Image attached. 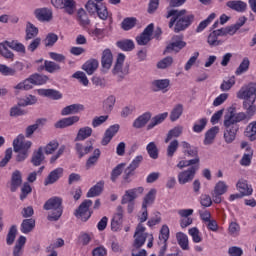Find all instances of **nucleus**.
I'll use <instances>...</instances> for the list:
<instances>
[{"instance_id":"9d476101","label":"nucleus","mask_w":256,"mask_h":256,"mask_svg":"<svg viewBox=\"0 0 256 256\" xmlns=\"http://www.w3.org/2000/svg\"><path fill=\"white\" fill-rule=\"evenodd\" d=\"M237 131H239L237 124H231L229 120H224V141L226 143H233L235 137H237Z\"/></svg>"},{"instance_id":"69168bd1","label":"nucleus","mask_w":256,"mask_h":256,"mask_svg":"<svg viewBox=\"0 0 256 256\" xmlns=\"http://www.w3.org/2000/svg\"><path fill=\"white\" fill-rule=\"evenodd\" d=\"M125 169V164L121 163L118 164L111 173V181H113V183H115L117 181V178L119 177V175H121L123 173V170Z\"/></svg>"},{"instance_id":"e2e57ef3","label":"nucleus","mask_w":256,"mask_h":256,"mask_svg":"<svg viewBox=\"0 0 256 256\" xmlns=\"http://www.w3.org/2000/svg\"><path fill=\"white\" fill-rule=\"evenodd\" d=\"M77 17H78L80 24L83 25V27L89 25V23H90L89 17L87 16V12H85V10L83 8H80L78 10Z\"/></svg>"},{"instance_id":"7c9ffc66","label":"nucleus","mask_w":256,"mask_h":256,"mask_svg":"<svg viewBox=\"0 0 256 256\" xmlns=\"http://www.w3.org/2000/svg\"><path fill=\"white\" fill-rule=\"evenodd\" d=\"M176 240L183 251H189V236L183 232L176 233Z\"/></svg>"},{"instance_id":"0eeeda50","label":"nucleus","mask_w":256,"mask_h":256,"mask_svg":"<svg viewBox=\"0 0 256 256\" xmlns=\"http://www.w3.org/2000/svg\"><path fill=\"white\" fill-rule=\"evenodd\" d=\"M92 205L93 201L84 200L75 212L77 219H80L81 221H89V219H91V215H93V211L89 209Z\"/></svg>"},{"instance_id":"f704fd0d","label":"nucleus","mask_w":256,"mask_h":256,"mask_svg":"<svg viewBox=\"0 0 256 256\" xmlns=\"http://www.w3.org/2000/svg\"><path fill=\"white\" fill-rule=\"evenodd\" d=\"M105 187V182L99 181L97 184L92 186L87 192V197H99L100 193H103V188Z\"/></svg>"},{"instance_id":"6e6552de","label":"nucleus","mask_w":256,"mask_h":256,"mask_svg":"<svg viewBox=\"0 0 256 256\" xmlns=\"http://www.w3.org/2000/svg\"><path fill=\"white\" fill-rule=\"evenodd\" d=\"M144 191L145 188H143L142 186L126 190L124 195L122 196L121 204L127 205V203H135V199L141 197Z\"/></svg>"},{"instance_id":"4c0bfd02","label":"nucleus","mask_w":256,"mask_h":256,"mask_svg":"<svg viewBox=\"0 0 256 256\" xmlns=\"http://www.w3.org/2000/svg\"><path fill=\"white\" fill-rule=\"evenodd\" d=\"M99 157H101V150L99 148H96L93 151V154L86 161V169H91V167H95V165H97V162L99 161Z\"/></svg>"},{"instance_id":"1a4fd4ad","label":"nucleus","mask_w":256,"mask_h":256,"mask_svg":"<svg viewBox=\"0 0 256 256\" xmlns=\"http://www.w3.org/2000/svg\"><path fill=\"white\" fill-rule=\"evenodd\" d=\"M32 145L33 142L25 140V136L23 134L18 135L13 141V149L15 152L29 154V149H31Z\"/></svg>"},{"instance_id":"774afa93","label":"nucleus","mask_w":256,"mask_h":256,"mask_svg":"<svg viewBox=\"0 0 256 256\" xmlns=\"http://www.w3.org/2000/svg\"><path fill=\"white\" fill-rule=\"evenodd\" d=\"M115 101V96H109L103 103L105 111H113V107H115Z\"/></svg>"},{"instance_id":"c756f323","label":"nucleus","mask_w":256,"mask_h":256,"mask_svg":"<svg viewBox=\"0 0 256 256\" xmlns=\"http://www.w3.org/2000/svg\"><path fill=\"white\" fill-rule=\"evenodd\" d=\"M167 117H169V113L167 112L158 114L153 117L150 123L147 125L148 131H150V129H153L154 127H157V125H161V123H163V121H165Z\"/></svg>"},{"instance_id":"f8f14e48","label":"nucleus","mask_w":256,"mask_h":256,"mask_svg":"<svg viewBox=\"0 0 256 256\" xmlns=\"http://www.w3.org/2000/svg\"><path fill=\"white\" fill-rule=\"evenodd\" d=\"M199 170V166H192L187 170L181 171L178 174V183L180 185H186V183H191L195 179V173Z\"/></svg>"},{"instance_id":"a878e982","label":"nucleus","mask_w":256,"mask_h":256,"mask_svg":"<svg viewBox=\"0 0 256 256\" xmlns=\"http://www.w3.org/2000/svg\"><path fill=\"white\" fill-rule=\"evenodd\" d=\"M155 197H157V190H149V192L143 198L142 209H147V207H151V205L155 203Z\"/></svg>"},{"instance_id":"a18cd8bd","label":"nucleus","mask_w":256,"mask_h":256,"mask_svg":"<svg viewBox=\"0 0 256 256\" xmlns=\"http://www.w3.org/2000/svg\"><path fill=\"white\" fill-rule=\"evenodd\" d=\"M33 229H35V220L33 218L23 220L21 224L22 233L24 234L31 233Z\"/></svg>"},{"instance_id":"f257e3e1","label":"nucleus","mask_w":256,"mask_h":256,"mask_svg":"<svg viewBox=\"0 0 256 256\" xmlns=\"http://www.w3.org/2000/svg\"><path fill=\"white\" fill-rule=\"evenodd\" d=\"M166 19H170L169 28L172 29L174 27V32L180 33V31H185L193 23L195 16L189 14L185 9H168Z\"/></svg>"},{"instance_id":"37998d69","label":"nucleus","mask_w":256,"mask_h":256,"mask_svg":"<svg viewBox=\"0 0 256 256\" xmlns=\"http://www.w3.org/2000/svg\"><path fill=\"white\" fill-rule=\"evenodd\" d=\"M75 151L77 153V155L81 158V157H85V155H89V153H91V151H93V146H84L81 143H76L75 144Z\"/></svg>"},{"instance_id":"aec40b11","label":"nucleus","mask_w":256,"mask_h":256,"mask_svg":"<svg viewBox=\"0 0 256 256\" xmlns=\"http://www.w3.org/2000/svg\"><path fill=\"white\" fill-rule=\"evenodd\" d=\"M36 92L41 97H49V99H54L55 101L63 98V94L54 89H37Z\"/></svg>"},{"instance_id":"a211bd4d","label":"nucleus","mask_w":256,"mask_h":256,"mask_svg":"<svg viewBox=\"0 0 256 256\" xmlns=\"http://www.w3.org/2000/svg\"><path fill=\"white\" fill-rule=\"evenodd\" d=\"M153 29H154L153 24H149L145 28L143 33L136 37V41H137L138 45H147V43H149V41H151V37L153 35Z\"/></svg>"},{"instance_id":"393cba45","label":"nucleus","mask_w":256,"mask_h":256,"mask_svg":"<svg viewBox=\"0 0 256 256\" xmlns=\"http://www.w3.org/2000/svg\"><path fill=\"white\" fill-rule=\"evenodd\" d=\"M149 121H151V113L146 112L134 120L133 127L135 129H141L142 127H145Z\"/></svg>"},{"instance_id":"79ce46f5","label":"nucleus","mask_w":256,"mask_h":256,"mask_svg":"<svg viewBox=\"0 0 256 256\" xmlns=\"http://www.w3.org/2000/svg\"><path fill=\"white\" fill-rule=\"evenodd\" d=\"M235 83H236L235 76H230L228 78H225L220 85V90L223 92L231 91Z\"/></svg>"},{"instance_id":"13d9d810","label":"nucleus","mask_w":256,"mask_h":256,"mask_svg":"<svg viewBox=\"0 0 256 256\" xmlns=\"http://www.w3.org/2000/svg\"><path fill=\"white\" fill-rule=\"evenodd\" d=\"M39 33V29L35 27L32 23H28L26 26V39H33V37H37Z\"/></svg>"},{"instance_id":"9b49d317","label":"nucleus","mask_w":256,"mask_h":256,"mask_svg":"<svg viewBox=\"0 0 256 256\" xmlns=\"http://www.w3.org/2000/svg\"><path fill=\"white\" fill-rule=\"evenodd\" d=\"M177 213L180 217L181 229H187V227H190V225H193V218L191 217V215L195 213V210L191 208L179 209Z\"/></svg>"},{"instance_id":"423d86ee","label":"nucleus","mask_w":256,"mask_h":256,"mask_svg":"<svg viewBox=\"0 0 256 256\" xmlns=\"http://www.w3.org/2000/svg\"><path fill=\"white\" fill-rule=\"evenodd\" d=\"M65 145H62L59 147V142L57 140H52L50 141L47 145L42 148L44 151L45 155H53L55 151H57L51 158H50V163H55L61 155L65 153Z\"/></svg>"},{"instance_id":"f03ea898","label":"nucleus","mask_w":256,"mask_h":256,"mask_svg":"<svg viewBox=\"0 0 256 256\" xmlns=\"http://www.w3.org/2000/svg\"><path fill=\"white\" fill-rule=\"evenodd\" d=\"M43 208L45 211H50L47 216L48 221H59L63 215V199L54 196L45 202Z\"/></svg>"},{"instance_id":"39448f33","label":"nucleus","mask_w":256,"mask_h":256,"mask_svg":"<svg viewBox=\"0 0 256 256\" xmlns=\"http://www.w3.org/2000/svg\"><path fill=\"white\" fill-rule=\"evenodd\" d=\"M237 99H243L244 103H255L256 83H249L240 88L236 94Z\"/></svg>"},{"instance_id":"bf43d9fd","label":"nucleus","mask_w":256,"mask_h":256,"mask_svg":"<svg viewBox=\"0 0 256 256\" xmlns=\"http://www.w3.org/2000/svg\"><path fill=\"white\" fill-rule=\"evenodd\" d=\"M179 149V140H172L167 147V157H173L177 150Z\"/></svg>"},{"instance_id":"cd10ccee","label":"nucleus","mask_w":256,"mask_h":256,"mask_svg":"<svg viewBox=\"0 0 256 256\" xmlns=\"http://www.w3.org/2000/svg\"><path fill=\"white\" fill-rule=\"evenodd\" d=\"M112 73L119 80L124 79L126 75H129V66L127 65H115L112 69Z\"/></svg>"},{"instance_id":"864d4df0","label":"nucleus","mask_w":256,"mask_h":256,"mask_svg":"<svg viewBox=\"0 0 256 256\" xmlns=\"http://www.w3.org/2000/svg\"><path fill=\"white\" fill-rule=\"evenodd\" d=\"M181 115H183V106L181 104L176 105L170 113V121H177Z\"/></svg>"},{"instance_id":"4d7b16f0","label":"nucleus","mask_w":256,"mask_h":256,"mask_svg":"<svg viewBox=\"0 0 256 256\" xmlns=\"http://www.w3.org/2000/svg\"><path fill=\"white\" fill-rule=\"evenodd\" d=\"M135 25H137V18L129 17V18H125L122 21V29H124V31H129L133 29Z\"/></svg>"},{"instance_id":"bb28decb","label":"nucleus","mask_w":256,"mask_h":256,"mask_svg":"<svg viewBox=\"0 0 256 256\" xmlns=\"http://www.w3.org/2000/svg\"><path fill=\"white\" fill-rule=\"evenodd\" d=\"M63 175V168H56L46 178L45 185H53L56 181H59V178Z\"/></svg>"},{"instance_id":"680f3d73","label":"nucleus","mask_w":256,"mask_h":256,"mask_svg":"<svg viewBox=\"0 0 256 256\" xmlns=\"http://www.w3.org/2000/svg\"><path fill=\"white\" fill-rule=\"evenodd\" d=\"M146 151L151 159H157L159 157V152L157 150V145H155V142H150L146 147Z\"/></svg>"},{"instance_id":"0e129e2a","label":"nucleus","mask_w":256,"mask_h":256,"mask_svg":"<svg viewBox=\"0 0 256 256\" xmlns=\"http://www.w3.org/2000/svg\"><path fill=\"white\" fill-rule=\"evenodd\" d=\"M169 241V226L163 225L160 229L159 243H167Z\"/></svg>"},{"instance_id":"de8ad7c7","label":"nucleus","mask_w":256,"mask_h":256,"mask_svg":"<svg viewBox=\"0 0 256 256\" xmlns=\"http://www.w3.org/2000/svg\"><path fill=\"white\" fill-rule=\"evenodd\" d=\"M229 191V185L223 180L218 181L214 186V193L217 195H225Z\"/></svg>"},{"instance_id":"20e7f679","label":"nucleus","mask_w":256,"mask_h":256,"mask_svg":"<svg viewBox=\"0 0 256 256\" xmlns=\"http://www.w3.org/2000/svg\"><path fill=\"white\" fill-rule=\"evenodd\" d=\"M147 228L143 224H138L134 233V247L140 249L145 245V241L148 240L147 247L151 249L153 247V234L145 232Z\"/></svg>"},{"instance_id":"4468645a","label":"nucleus","mask_w":256,"mask_h":256,"mask_svg":"<svg viewBox=\"0 0 256 256\" xmlns=\"http://www.w3.org/2000/svg\"><path fill=\"white\" fill-rule=\"evenodd\" d=\"M247 119V114L245 112H239L235 114V111L230 108L228 113L224 116V121H228L232 125H237L241 123V121H245Z\"/></svg>"},{"instance_id":"ddd939ff","label":"nucleus","mask_w":256,"mask_h":256,"mask_svg":"<svg viewBox=\"0 0 256 256\" xmlns=\"http://www.w3.org/2000/svg\"><path fill=\"white\" fill-rule=\"evenodd\" d=\"M151 90L154 93H167L171 89V80L169 79H156L151 82Z\"/></svg>"},{"instance_id":"3c124183","label":"nucleus","mask_w":256,"mask_h":256,"mask_svg":"<svg viewBox=\"0 0 256 256\" xmlns=\"http://www.w3.org/2000/svg\"><path fill=\"white\" fill-rule=\"evenodd\" d=\"M215 17H217V15L215 13H211L207 17V19L200 22V24L198 25V27L196 29L197 33H201V31H203L205 28H207L215 20Z\"/></svg>"},{"instance_id":"338daca9","label":"nucleus","mask_w":256,"mask_h":256,"mask_svg":"<svg viewBox=\"0 0 256 256\" xmlns=\"http://www.w3.org/2000/svg\"><path fill=\"white\" fill-rule=\"evenodd\" d=\"M205 127H207V118H202L195 122L193 126V131L194 133H201V131H203Z\"/></svg>"},{"instance_id":"72a5a7b5","label":"nucleus","mask_w":256,"mask_h":256,"mask_svg":"<svg viewBox=\"0 0 256 256\" xmlns=\"http://www.w3.org/2000/svg\"><path fill=\"white\" fill-rule=\"evenodd\" d=\"M180 135H183V126L177 125L168 131L165 139V143H169L171 139H177Z\"/></svg>"},{"instance_id":"5fc2aeb1","label":"nucleus","mask_w":256,"mask_h":256,"mask_svg":"<svg viewBox=\"0 0 256 256\" xmlns=\"http://www.w3.org/2000/svg\"><path fill=\"white\" fill-rule=\"evenodd\" d=\"M73 79H77L81 85L84 87L89 86V79L87 78V75L82 71H77L72 75Z\"/></svg>"},{"instance_id":"7ed1b4c3","label":"nucleus","mask_w":256,"mask_h":256,"mask_svg":"<svg viewBox=\"0 0 256 256\" xmlns=\"http://www.w3.org/2000/svg\"><path fill=\"white\" fill-rule=\"evenodd\" d=\"M47 81H49V78L45 75L32 74L30 77L16 84L13 89L16 90V93H19V91H31L33 87L45 85Z\"/></svg>"},{"instance_id":"09e8293b","label":"nucleus","mask_w":256,"mask_h":256,"mask_svg":"<svg viewBox=\"0 0 256 256\" xmlns=\"http://www.w3.org/2000/svg\"><path fill=\"white\" fill-rule=\"evenodd\" d=\"M141 161H143V156L142 155H138L136 156L131 164L128 166V168L125 170V173L127 175H131L133 173V171H135V169H137V167H139V165L141 164Z\"/></svg>"},{"instance_id":"6ab92c4d","label":"nucleus","mask_w":256,"mask_h":256,"mask_svg":"<svg viewBox=\"0 0 256 256\" xmlns=\"http://www.w3.org/2000/svg\"><path fill=\"white\" fill-rule=\"evenodd\" d=\"M80 119L79 116L63 118L55 124V127L56 129H65V127H71L72 125H75V123H79Z\"/></svg>"},{"instance_id":"49530a36","label":"nucleus","mask_w":256,"mask_h":256,"mask_svg":"<svg viewBox=\"0 0 256 256\" xmlns=\"http://www.w3.org/2000/svg\"><path fill=\"white\" fill-rule=\"evenodd\" d=\"M188 235L192 237L193 243H201L203 241V235L201 234V231H199V228L192 227L188 230Z\"/></svg>"},{"instance_id":"052dcab7","label":"nucleus","mask_w":256,"mask_h":256,"mask_svg":"<svg viewBox=\"0 0 256 256\" xmlns=\"http://www.w3.org/2000/svg\"><path fill=\"white\" fill-rule=\"evenodd\" d=\"M75 7H76L75 0H64L63 1L62 9H65V11H66V13H68V15H73L75 13Z\"/></svg>"},{"instance_id":"603ef678","label":"nucleus","mask_w":256,"mask_h":256,"mask_svg":"<svg viewBox=\"0 0 256 256\" xmlns=\"http://www.w3.org/2000/svg\"><path fill=\"white\" fill-rule=\"evenodd\" d=\"M117 47L122 51H133L135 43H133V40H122L117 42Z\"/></svg>"},{"instance_id":"c85d7f7f","label":"nucleus","mask_w":256,"mask_h":256,"mask_svg":"<svg viewBox=\"0 0 256 256\" xmlns=\"http://www.w3.org/2000/svg\"><path fill=\"white\" fill-rule=\"evenodd\" d=\"M93 135V128L89 126L81 127L78 130L75 141H85V139H89Z\"/></svg>"},{"instance_id":"f3484780","label":"nucleus","mask_w":256,"mask_h":256,"mask_svg":"<svg viewBox=\"0 0 256 256\" xmlns=\"http://www.w3.org/2000/svg\"><path fill=\"white\" fill-rule=\"evenodd\" d=\"M82 111H85V106L83 104L76 103L64 107L61 110V115L63 117H67V115H77L78 113H82Z\"/></svg>"},{"instance_id":"2eb2a0df","label":"nucleus","mask_w":256,"mask_h":256,"mask_svg":"<svg viewBox=\"0 0 256 256\" xmlns=\"http://www.w3.org/2000/svg\"><path fill=\"white\" fill-rule=\"evenodd\" d=\"M120 126L119 124H114L110 126L104 133V136L101 140V145L104 147L111 143V140L119 133Z\"/></svg>"},{"instance_id":"473e14b6","label":"nucleus","mask_w":256,"mask_h":256,"mask_svg":"<svg viewBox=\"0 0 256 256\" xmlns=\"http://www.w3.org/2000/svg\"><path fill=\"white\" fill-rule=\"evenodd\" d=\"M34 13L39 21H50L51 17H53V13L47 8L37 9Z\"/></svg>"},{"instance_id":"a19ab883","label":"nucleus","mask_w":256,"mask_h":256,"mask_svg":"<svg viewBox=\"0 0 256 256\" xmlns=\"http://www.w3.org/2000/svg\"><path fill=\"white\" fill-rule=\"evenodd\" d=\"M101 65H113V52H111V49L106 48L102 51Z\"/></svg>"},{"instance_id":"8fccbe9b","label":"nucleus","mask_w":256,"mask_h":256,"mask_svg":"<svg viewBox=\"0 0 256 256\" xmlns=\"http://www.w3.org/2000/svg\"><path fill=\"white\" fill-rule=\"evenodd\" d=\"M243 107L246 111L245 115L247 119H251V117H254L256 113L255 102H243Z\"/></svg>"},{"instance_id":"dca6fc26","label":"nucleus","mask_w":256,"mask_h":256,"mask_svg":"<svg viewBox=\"0 0 256 256\" xmlns=\"http://www.w3.org/2000/svg\"><path fill=\"white\" fill-rule=\"evenodd\" d=\"M23 185V174L19 170H15L12 172L11 180H10V191L15 193L19 187Z\"/></svg>"},{"instance_id":"c9c22d12","label":"nucleus","mask_w":256,"mask_h":256,"mask_svg":"<svg viewBox=\"0 0 256 256\" xmlns=\"http://www.w3.org/2000/svg\"><path fill=\"white\" fill-rule=\"evenodd\" d=\"M218 133H219V126H214L210 128L205 134L204 145H211V143L215 141V137H217Z\"/></svg>"},{"instance_id":"2f4dec72","label":"nucleus","mask_w":256,"mask_h":256,"mask_svg":"<svg viewBox=\"0 0 256 256\" xmlns=\"http://www.w3.org/2000/svg\"><path fill=\"white\" fill-rule=\"evenodd\" d=\"M43 161H45V154H43V147H40L33 152L31 162L35 167H39Z\"/></svg>"},{"instance_id":"58836bf2","label":"nucleus","mask_w":256,"mask_h":256,"mask_svg":"<svg viewBox=\"0 0 256 256\" xmlns=\"http://www.w3.org/2000/svg\"><path fill=\"white\" fill-rule=\"evenodd\" d=\"M47 123L46 119H38L33 125H30L26 128V137H31L35 133L36 130L39 129V127H43Z\"/></svg>"},{"instance_id":"412c9836","label":"nucleus","mask_w":256,"mask_h":256,"mask_svg":"<svg viewBox=\"0 0 256 256\" xmlns=\"http://www.w3.org/2000/svg\"><path fill=\"white\" fill-rule=\"evenodd\" d=\"M19 71H23V66H7V65H0V73L5 77H13V75L19 73Z\"/></svg>"},{"instance_id":"5701e85b","label":"nucleus","mask_w":256,"mask_h":256,"mask_svg":"<svg viewBox=\"0 0 256 256\" xmlns=\"http://www.w3.org/2000/svg\"><path fill=\"white\" fill-rule=\"evenodd\" d=\"M226 6L232 9V11H237V13L247 11V3L242 0H230L226 3Z\"/></svg>"},{"instance_id":"e433bc0d","label":"nucleus","mask_w":256,"mask_h":256,"mask_svg":"<svg viewBox=\"0 0 256 256\" xmlns=\"http://www.w3.org/2000/svg\"><path fill=\"white\" fill-rule=\"evenodd\" d=\"M237 190L241 193L242 197L252 195L253 188L247 184V181H239L236 184Z\"/></svg>"},{"instance_id":"6e6d98bb","label":"nucleus","mask_w":256,"mask_h":256,"mask_svg":"<svg viewBox=\"0 0 256 256\" xmlns=\"http://www.w3.org/2000/svg\"><path fill=\"white\" fill-rule=\"evenodd\" d=\"M37 103V97L33 95H28L18 102L19 107H28L29 105H35Z\"/></svg>"},{"instance_id":"c03bdc74","label":"nucleus","mask_w":256,"mask_h":256,"mask_svg":"<svg viewBox=\"0 0 256 256\" xmlns=\"http://www.w3.org/2000/svg\"><path fill=\"white\" fill-rule=\"evenodd\" d=\"M25 243H27V238L25 236H20L19 239L16 241L13 255L20 256L23 253V247H25Z\"/></svg>"},{"instance_id":"4be33fe9","label":"nucleus","mask_w":256,"mask_h":256,"mask_svg":"<svg viewBox=\"0 0 256 256\" xmlns=\"http://www.w3.org/2000/svg\"><path fill=\"white\" fill-rule=\"evenodd\" d=\"M186 43L183 41V38L180 36H174L172 38V42L167 46L168 51H174L175 53H179L183 47H185Z\"/></svg>"},{"instance_id":"ea45409f","label":"nucleus","mask_w":256,"mask_h":256,"mask_svg":"<svg viewBox=\"0 0 256 256\" xmlns=\"http://www.w3.org/2000/svg\"><path fill=\"white\" fill-rule=\"evenodd\" d=\"M245 136L249 141H256V121L250 122L245 129Z\"/></svg>"},{"instance_id":"b1692460","label":"nucleus","mask_w":256,"mask_h":256,"mask_svg":"<svg viewBox=\"0 0 256 256\" xmlns=\"http://www.w3.org/2000/svg\"><path fill=\"white\" fill-rule=\"evenodd\" d=\"M10 49H11L10 41H4L0 43V55L4 57V59L13 61V59L15 58V55L13 54V52L10 51Z\"/></svg>"}]
</instances>
